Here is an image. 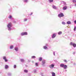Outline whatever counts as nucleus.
Returning a JSON list of instances; mask_svg holds the SVG:
<instances>
[{
	"mask_svg": "<svg viewBox=\"0 0 76 76\" xmlns=\"http://www.w3.org/2000/svg\"><path fill=\"white\" fill-rule=\"evenodd\" d=\"M75 53H76V52H73V54L74 55V54H75Z\"/></svg>",
	"mask_w": 76,
	"mask_h": 76,
	"instance_id": "nucleus-41",
	"label": "nucleus"
},
{
	"mask_svg": "<svg viewBox=\"0 0 76 76\" xmlns=\"http://www.w3.org/2000/svg\"><path fill=\"white\" fill-rule=\"evenodd\" d=\"M61 3H63L64 4V6H66V5H67V4H66V2H64V1H61Z\"/></svg>",
	"mask_w": 76,
	"mask_h": 76,
	"instance_id": "nucleus-13",
	"label": "nucleus"
},
{
	"mask_svg": "<svg viewBox=\"0 0 76 76\" xmlns=\"http://www.w3.org/2000/svg\"><path fill=\"white\" fill-rule=\"evenodd\" d=\"M64 64H61L60 65V66L61 67H64Z\"/></svg>",
	"mask_w": 76,
	"mask_h": 76,
	"instance_id": "nucleus-17",
	"label": "nucleus"
},
{
	"mask_svg": "<svg viewBox=\"0 0 76 76\" xmlns=\"http://www.w3.org/2000/svg\"><path fill=\"white\" fill-rule=\"evenodd\" d=\"M49 1L50 3H51L53 1V0H49Z\"/></svg>",
	"mask_w": 76,
	"mask_h": 76,
	"instance_id": "nucleus-31",
	"label": "nucleus"
},
{
	"mask_svg": "<svg viewBox=\"0 0 76 76\" xmlns=\"http://www.w3.org/2000/svg\"><path fill=\"white\" fill-rule=\"evenodd\" d=\"M2 71H0V74H1V73H2Z\"/></svg>",
	"mask_w": 76,
	"mask_h": 76,
	"instance_id": "nucleus-38",
	"label": "nucleus"
},
{
	"mask_svg": "<svg viewBox=\"0 0 76 76\" xmlns=\"http://www.w3.org/2000/svg\"><path fill=\"white\" fill-rule=\"evenodd\" d=\"M9 19H10V15H9Z\"/></svg>",
	"mask_w": 76,
	"mask_h": 76,
	"instance_id": "nucleus-45",
	"label": "nucleus"
},
{
	"mask_svg": "<svg viewBox=\"0 0 76 76\" xmlns=\"http://www.w3.org/2000/svg\"><path fill=\"white\" fill-rule=\"evenodd\" d=\"M73 2H74V3L75 2H76V1L75 0H73Z\"/></svg>",
	"mask_w": 76,
	"mask_h": 76,
	"instance_id": "nucleus-39",
	"label": "nucleus"
},
{
	"mask_svg": "<svg viewBox=\"0 0 76 76\" xmlns=\"http://www.w3.org/2000/svg\"><path fill=\"white\" fill-rule=\"evenodd\" d=\"M13 22L14 23H16V21H14Z\"/></svg>",
	"mask_w": 76,
	"mask_h": 76,
	"instance_id": "nucleus-37",
	"label": "nucleus"
},
{
	"mask_svg": "<svg viewBox=\"0 0 76 76\" xmlns=\"http://www.w3.org/2000/svg\"><path fill=\"white\" fill-rule=\"evenodd\" d=\"M14 50H15V51H18L19 50V49L17 47H15Z\"/></svg>",
	"mask_w": 76,
	"mask_h": 76,
	"instance_id": "nucleus-11",
	"label": "nucleus"
},
{
	"mask_svg": "<svg viewBox=\"0 0 76 76\" xmlns=\"http://www.w3.org/2000/svg\"><path fill=\"white\" fill-rule=\"evenodd\" d=\"M48 44H46L45 46L43 47V48L45 50H47V49H48Z\"/></svg>",
	"mask_w": 76,
	"mask_h": 76,
	"instance_id": "nucleus-4",
	"label": "nucleus"
},
{
	"mask_svg": "<svg viewBox=\"0 0 76 76\" xmlns=\"http://www.w3.org/2000/svg\"><path fill=\"white\" fill-rule=\"evenodd\" d=\"M24 2L27 3L28 1V0H23Z\"/></svg>",
	"mask_w": 76,
	"mask_h": 76,
	"instance_id": "nucleus-23",
	"label": "nucleus"
},
{
	"mask_svg": "<svg viewBox=\"0 0 76 76\" xmlns=\"http://www.w3.org/2000/svg\"><path fill=\"white\" fill-rule=\"evenodd\" d=\"M14 69H16V65H15L14 66Z\"/></svg>",
	"mask_w": 76,
	"mask_h": 76,
	"instance_id": "nucleus-34",
	"label": "nucleus"
},
{
	"mask_svg": "<svg viewBox=\"0 0 76 76\" xmlns=\"http://www.w3.org/2000/svg\"><path fill=\"white\" fill-rule=\"evenodd\" d=\"M42 76H44V75H42Z\"/></svg>",
	"mask_w": 76,
	"mask_h": 76,
	"instance_id": "nucleus-47",
	"label": "nucleus"
},
{
	"mask_svg": "<svg viewBox=\"0 0 76 76\" xmlns=\"http://www.w3.org/2000/svg\"><path fill=\"white\" fill-rule=\"evenodd\" d=\"M7 28L8 31H10V23H9L7 25Z\"/></svg>",
	"mask_w": 76,
	"mask_h": 76,
	"instance_id": "nucleus-8",
	"label": "nucleus"
},
{
	"mask_svg": "<svg viewBox=\"0 0 76 76\" xmlns=\"http://www.w3.org/2000/svg\"><path fill=\"white\" fill-rule=\"evenodd\" d=\"M27 20H28V19L27 18H26L24 19L23 21L24 22H26V21H27Z\"/></svg>",
	"mask_w": 76,
	"mask_h": 76,
	"instance_id": "nucleus-27",
	"label": "nucleus"
},
{
	"mask_svg": "<svg viewBox=\"0 0 76 76\" xmlns=\"http://www.w3.org/2000/svg\"><path fill=\"white\" fill-rule=\"evenodd\" d=\"M28 35V33L27 32H24L21 33L20 35L21 36H23V35Z\"/></svg>",
	"mask_w": 76,
	"mask_h": 76,
	"instance_id": "nucleus-3",
	"label": "nucleus"
},
{
	"mask_svg": "<svg viewBox=\"0 0 76 76\" xmlns=\"http://www.w3.org/2000/svg\"><path fill=\"white\" fill-rule=\"evenodd\" d=\"M67 24H68V25H70L71 24V22L70 21H68L66 23Z\"/></svg>",
	"mask_w": 76,
	"mask_h": 76,
	"instance_id": "nucleus-19",
	"label": "nucleus"
},
{
	"mask_svg": "<svg viewBox=\"0 0 76 76\" xmlns=\"http://www.w3.org/2000/svg\"><path fill=\"white\" fill-rule=\"evenodd\" d=\"M53 54L54 56H55V52H53Z\"/></svg>",
	"mask_w": 76,
	"mask_h": 76,
	"instance_id": "nucleus-40",
	"label": "nucleus"
},
{
	"mask_svg": "<svg viewBox=\"0 0 76 76\" xmlns=\"http://www.w3.org/2000/svg\"><path fill=\"white\" fill-rule=\"evenodd\" d=\"M32 58H35L36 57L35 56H33L31 57Z\"/></svg>",
	"mask_w": 76,
	"mask_h": 76,
	"instance_id": "nucleus-25",
	"label": "nucleus"
},
{
	"mask_svg": "<svg viewBox=\"0 0 76 76\" xmlns=\"http://www.w3.org/2000/svg\"><path fill=\"white\" fill-rule=\"evenodd\" d=\"M62 24L63 25H65V24H66V23L65 22H62Z\"/></svg>",
	"mask_w": 76,
	"mask_h": 76,
	"instance_id": "nucleus-32",
	"label": "nucleus"
},
{
	"mask_svg": "<svg viewBox=\"0 0 76 76\" xmlns=\"http://www.w3.org/2000/svg\"><path fill=\"white\" fill-rule=\"evenodd\" d=\"M54 65L53 64H52L49 66V67H50L51 69H53L54 68Z\"/></svg>",
	"mask_w": 76,
	"mask_h": 76,
	"instance_id": "nucleus-5",
	"label": "nucleus"
},
{
	"mask_svg": "<svg viewBox=\"0 0 76 76\" xmlns=\"http://www.w3.org/2000/svg\"><path fill=\"white\" fill-rule=\"evenodd\" d=\"M76 26H75L74 28V31H76Z\"/></svg>",
	"mask_w": 76,
	"mask_h": 76,
	"instance_id": "nucleus-28",
	"label": "nucleus"
},
{
	"mask_svg": "<svg viewBox=\"0 0 76 76\" xmlns=\"http://www.w3.org/2000/svg\"><path fill=\"white\" fill-rule=\"evenodd\" d=\"M64 62H66V63H67V62L66 60H64Z\"/></svg>",
	"mask_w": 76,
	"mask_h": 76,
	"instance_id": "nucleus-35",
	"label": "nucleus"
},
{
	"mask_svg": "<svg viewBox=\"0 0 76 76\" xmlns=\"http://www.w3.org/2000/svg\"><path fill=\"white\" fill-rule=\"evenodd\" d=\"M9 66L7 65H5L4 66L5 69H9Z\"/></svg>",
	"mask_w": 76,
	"mask_h": 76,
	"instance_id": "nucleus-10",
	"label": "nucleus"
},
{
	"mask_svg": "<svg viewBox=\"0 0 76 76\" xmlns=\"http://www.w3.org/2000/svg\"><path fill=\"white\" fill-rule=\"evenodd\" d=\"M33 72L34 73H35L37 72V70H36V69H34L33 70Z\"/></svg>",
	"mask_w": 76,
	"mask_h": 76,
	"instance_id": "nucleus-29",
	"label": "nucleus"
},
{
	"mask_svg": "<svg viewBox=\"0 0 76 76\" xmlns=\"http://www.w3.org/2000/svg\"><path fill=\"white\" fill-rule=\"evenodd\" d=\"M20 60L21 61V62H22V63H23L24 61H25V60H24V59H20Z\"/></svg>",
	"mask_w": 76,
	"mask_h": 76,
	"instance_id": "nucleus-21",
	"label": "nucleus"
},
{
	"mask_svg": "<svg viewBox=\"0 0 76 76\" xmlns=\"http://www.w3.org/2000/svg\"><path fill=\"white\" fill-rule=\"evenodd\" d=\"M56 37V34L54 33L52 35V38H54Z\"/></svg>",
	"mask_w": 76,
	"mask_h": 76,
	"instance_id": "nucleus-12",
	"label": "nucleus"
},
{
	"mask_svg": "<svg viewBox=\"0 0 76 76\" xmlns=\"http://www.w3.org/2000/svg\"><path fill=\"white\" fill-rule=\"evenodd\" d=\"M75 6H76V4H75Z\"/></svg>",
	"mask_w": 76,
	"mask_h": 76,
	"instance_id": "nucleus-46",
	"label": "nucleus"
},
{
	"mask_svg": "<svg viewBox=\"0 0 76 76\" xmlns=\"http://www.w3.org/2000/svg\"><path fill=\"white\" fill-rule=\"evenodd\" d=\"M58 16L59 18H61V17H63L64 16V14L62 13H61L58 15Z\"/></svg>",
	"mask_w": 76,
	"mask_h": 76,
	"instance_id": "nucleus-1",
	"label": "nucleus"
},
{
	"mask_svg": "<svg viewBox=\"0 0 76 76\" xmlns=\"http://www.w3.org/2000/svg\"><path fill=\"white\" fill-rule=\"evenodd\" d=\"M73 64H74V65H75H75H76V63H74Z\"/></svg>",
	"mask_w": 76,
	"mask_h": 76,
	"instance_id": "nucleus-44",
	"label": "nucleus"
},
{
	"mask_svg": "<svg viewBox=\"0 0 76 76\" xmlns=\"http://www.w3.org/2000/svg\"><path fill=\"white\" fill-rule=\"evenodd\" d=\"M42 66H43V67H44V66H45V60H43L42 61Z\"/></svg>",
	"mask_w": 76,
	"mask_h": 76,
	"instance_id": "nucleus-2",
	"label": "nucleus"
},
{
	"mask_svg": "<svg viewBox=\"0 0 76 76\" xmlns=\"http://www.w3.org/2000/svg\"><path fill=\"white\" fill-rule=\"evenodd\" d=\"M74 22L75 23V24H76V20L74 21Z\"/></svg>",
	"mask_w": 76,
	"mask_h": 76,
	"instance_id": "nucleus-42",
	"label": "nucleus"
},
{
	"mask_svg": "<svg viewBox=\"0 0 76 76\" xmlns=\"http://www.w3.org/2000/svg\"><path fill=\"white\" fill-rule=\"evenodd\" d=\"M24 72L25 73H28V70H27L26 69H25L24 70Z\"/></svg>",
	"mask_w": 76,
	"mask_h": 76,
	"instance_id": "nucleus-22",
	"label": "nucleus"
},
{
	"mask_svg": "<svg viewBox=\"0 0 76 76\" xmlns=\"http://www.w3.org/2000/svg\"><path fill=\"white\" fill-rule=\"evenodd\" d=\"M70 45H72L74 48H75L76 47V44L75 43H73L72 42H71L70 43Z\"/></svg>",
	"mask_w": 76,
	"mask_h": 76,
	"instance_id": "nucleus-6",
	"label": "nucleus"
},
{
	"mask_svg": "<svg viewBox=\"0 0 76 76\" xmlns=\"http://www.w3.org/2000/svg\"><path fill=\"white\" fill-rule=\"evenodd\" d=\"M7 75L8 76H10V72H8Z\"/></svg>",
	"mask_w": 76,
	"mask_h": 76,
	"instance_id": "nucleus-36",
	"label": "nucleus"
},
{
	"mask_svg": "<svg viewBox=\"0 0 76 76\" xmlns=\"http://www.w3.org/2000/svg\"><path fill=\"white\" fill-rule=\"evenodd\" d=\"M52 7L54 9H57V7H56V6L53 5Z\"/></svg>",
	"mask_w": 76,
	"mask_h": 76,
	"instance_id": "nucleus-16",
	"label": "nucleus"
},
{
	"mask_svg": "<svg viewBox=\"0 0 76 76\" xmlns=\"http://www.w3.org/2000/svg\"><path fill=\"white\" fill-rule=\"evenodd\" d=\"M3 59L5 60V62H7L8 61V60L6 59V56H3Z\"/></svg>",
	"mask_w": 76,
	"mask_h": 76,
	"instance_id": "nucleus-7",
	"label": "nucleus"
},
{
	"mask_svg": "<svg viewBox=\"0 0 76 76\" xmlns=\"http://www.w3.org/2000/svg\"><path fill=\"white\" fill-rule=\"evenodd\" d=\"M67 6H65L63 7V9L64 10H66L67 9Z\"/></svg>",
	"mask_w": 76,
	"mask_h": 76,
	"instance_id": "nucleus-14",
	"label": "nucleus"
},
{
	"mask_svg": "<svg viewBox=\"0 0 76 76\" xmlns=\"http://www.w3.org/2000/svg\"><path fill=\"white\" fill-rule=\"evenodd\" d=\"M61 34H62V32H61V31L59 32L58 33V35H61Z\"/></svg>",
	"mask_w": 76,
	"mask_h": 76,
	"instance_id": "nucleus-24",
	"label": "nucleus"
},
{
	"mask_svg": "<svg viewBox=\"0 0 76 76\" xmlns=\"http://www.w3.org/2000/svg\"><path fill=\"white\" fill-rule=\"evenodd\" d=\"M52 76H56V73H55L54 72H52Z\"/></svg>",
	"mask_w": 76,
	"mask_h": 76,
	"instance_id": "nucleus-18",
	"label": "nucleus"
},
{
	"mask_svg": "<svg viewBox=\"0 0 76 76\" xmlns=\"http://www.w3.org/2000/svg\"><path fill=\"white\" fill-rule=\"evenodd\" d=\"M14 19L12 15H10V20L11 21L13 20Z\"/></svg>",
	"mask_w": 76,
	"mask_h": 76,
	"instance_id": "nucleus-9",
	"label": "nucleus"
},
{
	"mask_svg": "<svg viewBox=\"0 0 76 76\" xmlns=\"http://www.w3.org/2000/svg\"><path fill=\"white\" fill-rule=\"evenodd\" d=\"M70 8H71V7H70Z\"/></svg>",
	"mask_w": 76,
	"mask_h": 76,
	"instance_id": "nucleus-48",
	"label": "nucleus"
},
{
	"mask_svg": "<svg viewBox=\"0 0 76 76\" xmlns=\"http://www.w3.org/2000/svg\"><path fill=\"white\" fill-rule=\"evenodd\" d=\"M32 14H33L32 12H31V13L30 14V15H32Z\"/></svg>",
	"mask_w": 76,
	"mask_h": 76,
	"instance_id": "nucleus-43",
	"label": "nucleus"
},
{
	"mask_svg": "<svg viewBox=\"0 0 76 76\" xmlns=\"http://www.w3.org/2000/svg\"><path fill=\"white\" fill-rule=\"evenodd\" d=\"M10 49H12L13 48V45H11L10 46Z\"/></svg>",
	"mask_w": 76,
	"mask_h": 76,
	"instance_id": "nucleus-26",
	"label": "nucleus"
},
{
	"mask_svg": "<svg viewBox=\"0 0 76 76\" xmlns=\"http://www.w3.org/2000/svg\"><path fill=\"white\" fill-rule=\"evenodd\" d=\"M35 65L36 66H38V64L37 63H35Z\"/></svg>",
	"mask_w": 76,
	"mask_h": 76,
	"instance_id": "nucleus-30",
	"label": "nucleus"
},
{
	"mask_svg": "<svg viewBox=\"0 0 76 76\" xmlns=\"http://www.w3.org/2000/svg\"><path fill=\"white\" fill-rule=\"evenodd\" d=\"M63 68L64 69H66L67 68V66L66 65H64Z\"/></svg>",
	"mask_w": 76,
	"mask_h": 76,
	"instance_id": "nucleus-15",
	"label": "nucleus"
},
{
	"mask_svg": "<svg viewBox=\"0 0 76 76\" xmlns=\"http://www.w3.org/2000/svg\"><path fill=\"white\" fill-rule=\"evenodd\" d=\"M39 60L40 61H41L42 60V58L40 57L39 58Z\"/></svg>",
	"mask_w": 76,
	"mask_h": 76,
	"instance_id": "nucleus-33",
	"label": "nucleus"
},
{
	"mask_svg": "<svg viewBox=\"0 0 76 76\" xmlns=\"http://www.w3.org/2000/svg\"><path fill=\"white\" fill-rule=\"evenodd\" d=\"M12 23H10V27H12ZM12 29V28H10V30H11Z\"/></svg>",
	"mask_w": 76,
	"mask_h": 76,
	"instance_id": "nucleus-20",
	"label": "nucleus"
}]
</instances>
